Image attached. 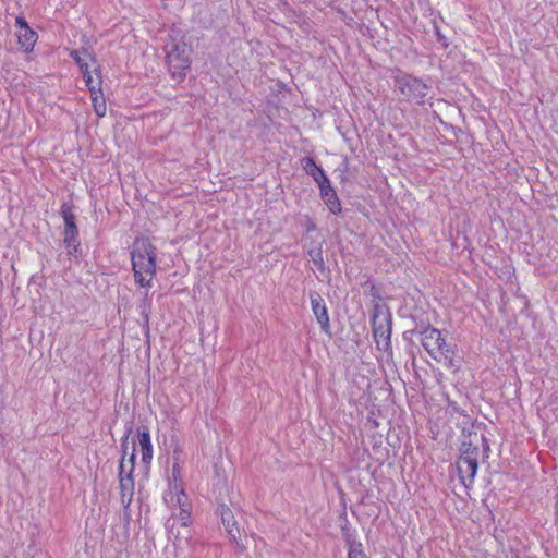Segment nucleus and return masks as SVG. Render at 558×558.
<instances>
[{"label":"nucleus","mask_w":558,"mask_h":558,"mask_svg":"<svg viewBox=\"0 0 558 558\" xmlns=\"http://www.w3.org/2000/svg\"><path fill=\"white\" fill-rule=\"evenodd\" d=\"M166 61L174 78H182L191 65L192 48L185 41L183 33L172 28L169 33V41L165 46Z\"/></svg>","instance_id":"obj_1"},{"label":"nucleus","mask_w":558,"mask_h":558,"mask_svg":"<svg viewBox=\"0 0 558 558\" xmlns=\"http://www.w3.org/2000/svg\"><path fill=\"white\" fill-rule=\"evenodd\" d=\"M156 248L146 239H138L131 253L134 278L142 287H148L156 272Z\"/></svg>","instance_id":"obj_2"},{"label":"nucleus","mask_w":558,"mask_h":558,"mask_svg":"<svg viewBox=\"0 0 558 558\" xmlns=\"http://www.w3.org/2000/svg\"><path fill=\"white\" fill-rule=\"evenodd\" d=\"M165 500L170 502L172 507H179V513L173 514L166 522V530L169 534V537L174 536V546H177V541H179V532H175V522L180 521L181 526L186 529L190 526L191 520V506L186 502V496L181 486L174 485L173 492L171 490L169 494L165 496Z\"/></svg>","instance_id":"obj_3"},{"label":"nucleus","mask_w":558,"mask_h":558,"mask_svg":"<svg viewBox=\"0 0 558 558\" xmlns=\"http://www.w3.org/2000/svg\"><path fill=\"white\" fill-rule=\"evenodd\" d=\"M421 343L436 361L444 362L449 368H458L453 360V354L438 329L433 327L423 329L421 332Z\"/></svg>","instance_id":"obj_4"},{"label":"nucleus","mask_w":558,"mask_h":558,"mask_svg":"<svg viewBox=\"0 0 558 558\" xmlns=\"http://www.w3.org/2000/svg\"><path fill=\"white\" fill-rule=\"evenodd\" d=\"M134 461H135V444L133 442L131 446V453L129 456V462L130 468L128 469V473L124 475V472L126 471V459L124 457L121 458L120 461V472H119V478H120V495H121V502L126 510L132 501L133 498V490H134V481L132 477V472L134 469Z\"/></svg>","instance_id":"obj_5"},{"label":"nucleus","mask_w":558,"mask_h":558,"mask_svg":"<svg viewBox=\"0 0 558 558\" xmlns=\"http://www.w3.org/2000/svg\"><path fill=\"white\" fill-rule=\"evenodd\" d=\"M396 86L408 99L417 101L423 100L429 89L428 86L421 80L408 74L397 75Z\"/></svg>","instance_id":"obj_6"},{"label":"nucleus","mask_w":558,"mask_h":558,"mask_svg":"<svg viewBox=\"0 0 558 558\" xmlns=\"http://www.w3.org/2000/svg\"><path fill=\"white\" fill-rule=\"evenodd\" d=\"M489 447L486 442L485 437L482 434L477 433H469L468 435H463V440L461 444V458H474L475 461L478 462L480 458H483L487 454Z\"/></svg>","instance_id":"obj_7"},{"label":"nucleus","mask_w":558,"mask_h":558,"mask_svg":"<svg viewBox=\"0 0 558 558\" xmlns=\"http://www.w3.org/2000/svg\"><path fill=\"white\" fill-rule=\"evenodd\" d=\"M318 175H319V178L316 177L315 173H313V178L319 185L320 195H322L325 204L327 205V207L329 208V210L331 213H333V214L340 213L341 205H340L339 198L337 197V194L333 191V189L330 186V182H329L328 178L325 175L323 170H318Z\"/></svg>","instance_id":"obj_8"},{"label":"nucleus","mask_w":558,"mask_h":558,"mask_svg":"<svg viewBox=\"0 0 558 558\" xmlns=\"http://www.w3.org/2000/svg\"><path fill=\"white\" fill-rule=\"evenodd\" d=\"M310 301L312 311L317 319V323L320 325L324 331L328 332L330 326L329 316L323 298L320 296L319 293L313 291L310 293Z\"/></svg>","instance_id":"obj_9"},{"label":"nucleus","mask_w":558,"mask_h":558,"mask_svg":"<svg viewBox=\"0 0 558 558\" xmlns=\"http://www.w3.org/2000/svg\"><path fill=\"white\" fill-rule=\"evenodd\" d=\"M477 466H478V462L475 461L474 458L470 459V457L469 458L468 457L466 458L459 457V459L457 461V469H458V474L460 476V480L462 481L464 486H469L470 484L473 483L474 477L477 472Z\"/></svg>","instance_id":"obj_10"},{"label":"nucleus","mask_w":558,"mask_h":558,"mask_svg":"<svg viewBox=\"0 0 558 558\" xmlns=\"http://www.w3.org/2000/svg\"><path fill=\"white\" fill-rule=\"evenodd\" d=\"M138 444L143 463L149 464L153 459V446L150 442V434L146 426L138 429Z\"/></svg>","instance_id":"obj_11"},{"label":"nucleus","mask_w":558,"mask_h":558,"mask_svg":"<svg viewBox=\"0 0 558 558\" xmlns=\"http://www.w3.org/2000/svg\"><path fill=\"white\" fill-rule=\"evenodd\" d=\"M84 81L86 86L88 87L90 93H95L96 90L101 88V76L98 65L90 64V68H86L82 71Z\"/></svg>","instance_id":"obj_12"},{"label":"nucleus","mask_w":558,"mask_h":558,"mask_svg":"<svg viewBox=\"0 0 558 558\" xmlns=\"http://www.w3.org/2000/svg\"><path fill=\"white\" fill-rule=\"evenodd\" d=\"M17 44L24 52H31L37 41V34L29 27L17 29Z\"/></svg>","instance_id":"obj_13"},{"label":"nucleus","mask_w":558,"mask_h":558,"mask_svg":"<svg viewBox=\"0 0 558 558\" xmlns=\"http://www.w3.org/2000/svg\"><path fill=\"white\" fill-rule=\"evenodd\" d=\"M77 236H78V229H77L76 225L65 226L63 242L66 246L69 255H74L77 252V247L80 245Z\"/></svg>","instance_id":"obj_14"},{"label":"nucleus","mask_w":558,"mask_h":558,"mask_svg":"<svg viewBox=\"0 0 558 558\" xmlns=\"http://www.w3.org/2000/svg\"><path fill=\"white\" fill-rule=\"evenodd\" d=\"M221 520L222 524L225 525L226 531L228 534L233 538V541L239 544L236 536L239 534V527L236 524V521L234 520L233 513L230 509L222 507L221 509Z\"/></svg>","instance_id":"obj_15"},{"label":"nucleus","mask_w":558,"mask_h":558,"mask_svg":"<svg viewBox=\"0 0 558 558\" xmlns=\"http://www.w3.org/2000/svg\"><path fill=\"white\" fill-rule=\"evenodd\" d=\"M70 56L75 60L81 71H84L86 68H90L88 61H90L93 64L96 63L95 58L86 49L72 50Z\"/></svg>","instance_id":"obj_16"},{"label":"nucleus","mask_w":558,"mask_h":558,"mask_svg":"<svg viewBox=\"0 0 558 558\" xmlns=\"http://www.w3.org/2000/svg\"><path fill=\"white\" fill-rule=\"evenodd\" d=\"M92 95V101L94 106V110L96 114L100 118L105 117L106 114V101L102 95L101 88L96 90L95 93H90Z\"/></svg>","instance_id":"obj_17"},{"label":"nucleus","mask_w":558,"mask_h":558,"mask_svg":"<svg viewBox=\"0 0 558 558\" xmlns=\"http://www.w3.org/2000/svg\"><path fill=\"white\" fill-rule=\"evenodd\" d=\"M348 545L349 558H367L364 551L362 550V545L360 543H355L348 539Z\"/></svg>","instance_id":"obj_18"},{"label":"nucleus","mask_w":558,"mask_h":558,"mask_svg":"<svg viewBox=\"0 0 558 558\" xmlns=\"http://www.w3.org/2000/svg\"><path fill=\"white\" fill-rule=\"evenodd\" d=\"M61 215H62L65 226L75 225L74 214L70 206L63 205L61 207Z\"/></svg>","instance_id":"obj_19"},{"label":"nucleus","mask_w":558,"mask_h":558,"mask_svg":"<svg viewBox=\"0 0 558 558\" xmlns=\"http://www.w3.org/2000/svg\"><path fill=\"white\" fill-rule=\"evenodd\" d=\"M304 169L312 175L315 173V175L319 178L318 170H322V168L317 167L312 158L307 157L304 159Z\"/></svg>","instance_id":"obj_20"},{"label":"nucleus","mask_w":558,"mask_h":558,"mask_svg":"<svg viewBox=\"0 0 558 558\" xmlns=\"http://www.w3.org/2000/svg\"><path fill=\"white\" fill-rule=\"evenodd\" d=\"M15 23H16V26L19 27V29H23V28L29 27L27 25L26 21L24 20V17H22V16H17L15 19Z\"/></svg>","instance_id":"obj_21"},{"label":"nucleus","mask_w":558,"mask_h":558,"mask_svg":"<svg viewBox=\"0 0 558 558\" xmlns=\"http://www.w3.org/2000/svg\"><path fill=\"white\" fill-rule=\"evenodd\" d=\"M124 448V454L123 457L126 459V471L124 472V475L128 473V469L130 468L129 457H126V450H128V444L126 440L122 444Z\"/></svg>","instance_id":"obj_22"},{"label":"nucleus","mask_w":558,"mask_h":558,"mask_svg":"<svg viewBox=\"0 0 558 558\" xmlns=\"http://www.w3.org/2000/svg\"><path fill=\"white\" fill-rule=\"evenodd\" d=\"M313 262H314L316 265L323 266V258H322V254H320V253H318L316 257H313Z\"/></svg>","instance_id":"obj_23"},{"label":"nucleus","mask_w":558,"mask_h":558,"mask_svg":"<svg viewBox=\"0 0 558 558\" xmlns=\"http://www.w3.org/2000/svg\"><path fill=\"white\" fill-rule=\"evenodd\" d=\"M172 473H173V477H174V480H177V478H178V476L180 475V470H179V468H178V465H177V464H174V465H173Z\"/></svg>","instance_id":"obj_24"},{"label":"nucleus","mask_w":558,"mask_h":558,"mask_svg":"<svg viewBox=\"0 0 558 558\" xmlns=\"http://www.w3.org/2000/svg\"><path fill=\"white\" fill-rule=\"evenodd\" d=\"M142 308H143V310H142V314H144V315H145V317L147 318V317H148V314L146 313V310H147V308H146V305L144 304V305L142 306Z\"/></svg>","instance_id":"obj_25"}]
</instances>
